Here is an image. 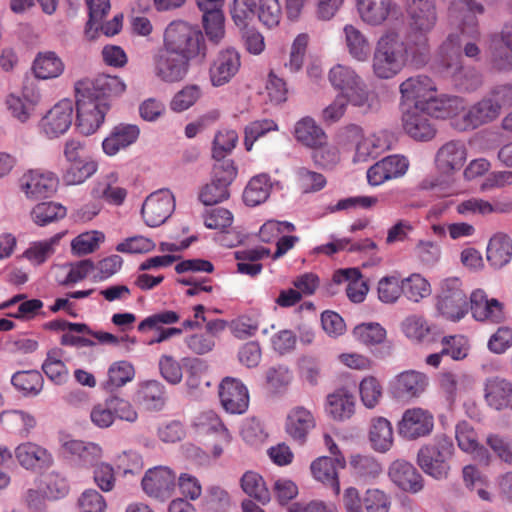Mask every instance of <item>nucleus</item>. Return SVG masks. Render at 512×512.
I'll use <instances>...</instances> for the list:
<instances>
[{
  "label": "nucleus",
  "mask_w": 512,
  "mask_h": 512,
  "mask_svg": "<svg viewBox=\"0 0 512 512\" xmlns=\"http://www.w3.org/2000/svg\"><path fill=\"white\" fill-rule=\"evenodd\" d=\"M466 7L459 24V33H451L441 45V67L443 75L459 91H475L482 85V75L475 68L464 66L459 52L462 48L466 57L478 61L481 49V31L477 15H482L485 8L476 0H460Z\"/></svg>",
  "instance_id": "obj_1"
},
{
  "label": "nucleus",
  "mask_w": 512,
  "mask_h": 512,
  "mask_svg": "<svg viewBox=\"0 0 512 512\" xmlns=\"http://www.w3.org/2000/svg\"><path fill=\"white\" fill-rule=\"evenodd\" d=\"M417 47L409 40L405 42L395 30L386 31L378 40L373 55L372 68L380 79H391L399 74L409 59L415 64L426 62L428 56H422Z\"/></svg>",
  "instance_id": "obj_2"
},
{
  "label": "nucleus",
  "mask_w": 512,
  "mask_h": 512,
  "mask_svg": "<svg viewBox=\"0 0 512 512\" xmlns=\"http://www.w3.org/2000/svg\"><path fill=\"white\" fill-rule=\"evenodd\" d=\"M163 46L186 60L202 62L207 56V46L202 31L188 22H171L163 35Z\"/></svg>",
  "instance_id": "obj_3"
},
{
  "label": "nucleus",
  "mask_w": 512,
  "mask_h": 512,
  "mask_svg": "<svg viewBox=\"0 0 512 512\" xmlns=\"http://www.w3.org/2000/svg\"><path fill=\"white\" fill-rule=\"evenodd\" d=\"M450 437L439 434L417 453V463L422 471L436 480L446 479L450 472V460L454 454Z\"/></svg>",
  "instance_id": "obj_4"
},
{
  "label": "nucleus",
  "mask_w": 512,
  "mask_h": 512,
  "mask_svg": "<svg viewBox=\"0 0 512 512\" xmlns=\"http://www.w3.org/2000/svg\"><path fill=\"white\" fill-rule=\"evenodd\" d=\"M411 32L409 41L417 47L420 56H428V33L432 31L437 21L434 0H410L408 5Z\"/></svg>",
  "instance_id": "obj_5"
},
{
  "label": "nucleus",
  "mask_w": 512,
  "mask_h": 512,
  "mask_svg": "<svg viewBox=\"0 0 512 512\" xmlns=\"http://www.w3.org/2000/svg\"><path fill=\"white\" fill-rule=\"evenodd\" d=\"M237 168L232 160H222L213 167L212 179L199 193V200L206 206L215 205L229 198V186L236 178Z\"/></svg>",
  "instance_id": "obj_6"
},
{
  "label": "nucleus",
  "mask_w": 512,
  "mask_h": 512,
  "mask_svg": "<svg viewBox=\"0 0 512 512\" xmlns=\"http://www.w3.org/2000/svg\"><path fill=\"white\" fill-rule=\"evenodd\" d=\"M436 307L443 317L451 321H459L467 314L469 303L459 278H447L442 281Z\"/></svg>",
  "instance_id": "obj_7"
},
{
  "label": "nucleus",
  "mask_w": 512,
  "mask_h": 512,
  "mask_svg": "<svg viewBox=\"0 0 512 512\" xmlns=\"http://www.w3.org/2000/svg\"><path fill=\"white\" fill-rule=\"evenodd\" d=\"M332 86L347 97L354 106H363L368 101V90L361 77L349 66L337 64L329 71Z\"/></svg>",
  "instance_id": "obj_8"
},
{
  "label": "nucleus",
  "mask_w": 512,
  "mask_h": 512,
  "mask_svg": "<svg viewBox=\"0 0 512 512\" xmlns=\"http://www.w3.org/2000/svg\"><path fill=\"white\" fill-rule=\"evenodd\" d=\"M191 62L162 46L152 57L154 76L168 84L183 81L190 70Z\"/></svg>",
  "instance_id": "obj_9"
},
{
  "label": "nucleus",
  "mask_w": 512,
  "mask_h": 512,
  "mask_svg": "<svg viewBox=\"0 0 512 512\" xmlns=\"http://www.w3.org/2000/svg\"><path fill=\"white\" fill-rule=\"evenodd\" d=\"M77 122L79 132L89 136L95 133L102 125L110 103L96 102L83 93H76Z\"/></svg>",
  "instance_id": "obj_10"
},
{
  "label": "nucleus",
  "mask_w": 512,
  "mask_h": 512,
  "mask_svg": "<svg viewBox=\"0 0 512 512\" xmlns=\"http://www.w3.org/2000/svg\"><path fill=\"white\" fill-rule=\"evenodd\" d=\"M76 93H83L96 102H107L119 97L126 90L125 83L117 76L97 75L92 80H82L76 84Z\"/></svg>",
  "instance_id": "obj_11"
},
{
  "label": "nucleus",
  "mask_w": 512,
  "mask_h": 512,
  "mask_svg": "<svg viewBox=\"0 0 512 512\" xmlns=\"http://www.w3.org/2000/svg\"><path fill=\"white\" fill-rule=\"evenodd\" d=\"M175 199L168 189H161L151 193L144 201L141 214L149 227L162 225L173 213Z\"/></svg>",
  "instance_id": "obj_12"
},
{
  "label": "nucleus",
  "mask_w": 512,
  "mask_h": 512,
  "mask_svg": "<svg viewBox=\"0 0 512 512\" xmlns=\"http://www.w3.org/2000/svg\"><path fill=\"white\" fill-rule=\"evenodd\" d=\"M58 177L43 169H30L20 178V188L27 198L38 200L51 197L57 190Z\"/></svg>",
  "instance_id": "obj_13"
},
{
  "label": "nucleus",
  "mask_w": 512,
  "mask_h": 512,
  "mask_svg": "<svg viewBox=\"0 0 512 512\" xmlns=\"http://www.w3.org/2000/svg\"><path fill=\"white\" fill-rule=\"evenodd\" d=\"M141 485L149 497L164 501L175 489L176 473L167 466L150 468L145 472Z\"/></svg>",
  "instance_id": "obj_14"
},
{
  "label": "nucleus",
  "mask_w": 512,
  "mask_h": 512,
  "mask_svg": "<svg viewBox=\"0 0 512 512\" xmlns=\"http://www.w3.org/2000/svg\"><path fill=\"white\" fill-rule=\"evenodd\" d=\"M73 103L63 99L56 103L41 119V132L49 139L58 138L65 134L73 121Z\"/></svg>",
  "instance_id": "obj_15"
},
{
  "label": "nucleus",
  "mask_w": 512,
  "mask_h": 512,
  "mask_svg": "<svg viewBox=\"0 0 512 512\" xmlns=\"http://www.w3.org/2000/svg\"><path fill=\"white\" fill-rule=\"evenodd\" d=\"M433 427L432 413L419 407L407 409L397 425L399 435L407 440L428 436Z\"/></svg>",
  "instance_id": "obj_16"
},
{
  "label": "nucleus",
  "mask_w": 512,
  "mask_h": 512,
  "mask_svg": "<svg viewBox=\"0 0 512 512\" xmlns=\"http://www.w3.org/2000/svg\"><path fill=\"white\" fill-rule=\"evenodd\" d=\"M399 91L402 103H413L412 107L426 108L437 87L429 76L418 74L404 80L399 86Z\"/></svg>",
  "instance_id": "obj_17"
},
{
  "label": "nucleus",
  "mask_w": 512,
  "mask_h": 512,
  "mask_svg": "<svg viewBox=\"0 0 512 512\" xmlns=\"http://www.w3.org/2000/svg\"><path fill=\"white\" fill-rule=\"evenodd\" d=\"M241 67L240 53L232 47L222 49L213 60L209 77L213 86L220 87L231 81Z\"/></svg>",
  "instance_id": "obj_18"
},
{
  "label": "nucleus",
  "mask_w": 512,
  "mask_h": 512,
  "mask_svg": "<svg viewBox=\"0 0 512 512\" xmlns=\"http://www.w3.org/2000/svg\"><path fill=\"white\" fill-rule=\"evenodd\" d=\"M218 393L220 402L228 413L242 414L248 409V389L239 379L225 377L219 385Z\"/></svg>",
  "instance_id": "obj_19"
},
{
  "label": "nucleus",
  "mask_w": 512,
  "mask_h": 512,
  "mask_svg": "<svg viewBox=\"0 0 512 512\" xmlns=\"http://www.w3.org/2000/svg\"><path fill=\"white\" fill-rule=\"evenodd\" d=\"M467 160V148L460 140L444 143L436 152L435 166L444 175H452L464 166Z\"/></svg>",
  "instance_id": "obj_20"
},
{
  "label": "nucleus",
  "mask_w": 512,
  "mask_h": 512,
  "mask_svg": "<svg viewBox=\"0 0 512 512\" xmlns=\"http://www.w3.org/2000/svg\"><path fill=\"white\" fill-rule=\"evenodd\" d=\"M359 18L368 26L379 27L397 13L394 0H356Z\"/></svg>",
  "instance_id": "obj_21"
},
{
  "label": "nucleus",
  "mask_w": 512,
  "mask_h": 512,
  "mask_svg": "<svg viewBox=\"0 0 512 512\" xmlns=\"http://www.w3.org/2000/svg\"><path fill=\"white\" fill-rule=\"evenodd\" d=\"M429 116L425 108H408L402 116L405 132L415 140H431L436 134V128Z\"/></svg>",
  "instance_id": "obj_22"
},
{
  "label": "nucleus",
  "mask_w": 512,
  "mask_h": 512,
  "mask_svg": "<svg viewBox=\"0 0 512 512\" xmlns=\"http://www.w3.org/2000/svg\"><path fill=\"white\" fill-rule=\"evenodd\" d=\"M90 195L94 200H101L108 205L119 207L124 204L128 191L120 185L118 174L110 172L95 181Z\"/></svg>",
  "instance_id": "obj_23"
},
{
  "label": "nucleus",
  "mask_w": 512,
  "mask_h": 512,
  "mask_svg": "<svg viewBox=\"0 0 512 512\" xmlns=\"http://www.w3.org/2000/svg\"><path fill=\"white\" fill-rule=\"evenodd\" d=\"M499 105H493L492 99L484 98L469 109L464 106L461 118L454 122V128L466 131L494 120L499 115Z\"/></svg>",
  "instance_id": "obj_24"
},
{
  "label": "nucleus",
  "mask_w": 512,
  "mask_h": 512,
  "mask_svg": "<svg viewBox=\"0 0 512 512\" xmlns=\"http://www.w3.org/2000/svg\"><path fill=\"white\" fill-rule=\"evenodd\" d=\"M391 481L402 491L416 494L424 487V479L416 467L405 460L394 461L388 471Z\"/></svg>",
  "instance_id": "obj_25"
},
{
  "label": "nucleus",
  "mask_w": 512,
  "mask_h": 512,
  "mask_svg": "<svg viewBox=\"0 0 512 512\" xmlns=\"http://www.w3.org/2000/svg\"><path fill=\"white\" fill-rule=\"evenodd\" d=\"M316 427L314 414L304 406H295L287 414L286 433L297 443L303 445L309 433Z\"/></svg>",
  "instance_id": "obj_26"
},
{
  "label": "nucleus",
  "mask_w": 512,
  "mask_h": 512,
  "mask_svg": "<svg viewBox=\"0 0 512 512\" xmlns=\"http://www.w3.org/2000/svg\"><path fill=\"white\" fill-rule=\"evenodd\" d=\"M469 307L477 321L499 323L504 319L502 303L495 298H488L482 289H476L471 293Z\"/></svg>",
  "instance_id": "obj_27"
},
{
  "label": "nucleus",
  "mask_w": 512,
  "mask_h": 512,
  "mask_svg": "<svg viewBox=\"0 0 512 512\" xmlns=\"http://www.w3.org/2000/svg\"><path fill=\"white\" fill-rule=\"evenodd\" d=\"M345 466L346 460L344 456L337 458L321 456L311 463L310 469L317 481L330 486L334 493L338 495L340 493L338 471L344 469Z\"/></svg>",
  "instance_id": "obj_28"
},
{
  "label": "nucleus",
  "mask_w": 512,
  "mask_h": 512,
  "mask_svg": "<svg viewBox=\"0 0 512 512\" xmlns=\"http://www.w3.org/2000/svg\"><path fill=\"white\" fill-rule=\"evenodd\" d=\"M15 457L27 470L49 468L54 461L52 454L46 448L33 442L18 445L15 449Z\"/></svg>",
  "instance_id": "obj_29"
},
{
  "label": "nucleus",
  "mask_w": 512,
  "mask_h": 512,
  "mask_svg": "<svg viewBox=\"0 0 512 512\" xmlns=\"http://www.w3.org/2000/svg\"><path fill=\"white\" fill-rule=\"evenodd\" d=\"M428 385V378L424 373L407 370L398 374L393 383L392 390L399 398H415L423 393Z\"/></svg>",
  "instance_id": "obj_30"
},
{
  "label": "nucleus",
  "mask_w": 512,
  "mask_h": 512,
  "mask_svg": "<svg viewBox=\"0 0 512 512\" xmlns=\"http://www.w3.org/2000/svg\"><path fill=\"white\" fill-rule=\"evenodd\" d=\"M464 103V100L458 96L433 94L425 109L431 117L451 119V125L454 127L456 119L463 115Z\"/></svg>",
  "instance_id": "obj_31"
},
{
  "label": "nucleus",
  "mask_w": 512,
  "mask_h": 512,
  "mask_svg": "<svg viewBox=\"0 0 512 512\" xmlns=\"http://www.w3.org/2000/svg\"><path fill=\"white\" fill-rule=\"evenodd\" d=\"M140 134L139 127L134 124L120 123L103 140L102 148L108 156H114L136 142Z\"/></svg>",
  "instance_id": "obj_32"
},
{
  "label": "nucleus",
  "mask_w": 512,
  "mask_h": 512,
  "mask_svg": "<svg viewBox=\"0 0 512 512\" xmlns=\"http://www.w3.org/2000/svg\"><path fill=\"white\" fill-rule=\"evenodd\" d=\"M293 134L297 142L310 149L322 147L328 140L323 128L309 116L303 117L295 123Z\"/></svg>",
  "instance_id": "obj_33"
},
{
  "label": "nucleus",
  "mask_w": 512,
  "mask_h": 512,
  "mask_svg": "<svg viewBox=\"0 0 512 512\" xmlns=\"http://www.w3.org/2000/svg\"><path fill=\"white\" fill-rule=\"evenodd\" d=\"M40 95L33 90L24 89L22 95L10 94L6 99L11 116L21 123H26L35 111Z\"/></svg>",
  "instance_id": "obj_34"
},
{
  "label": "nucleus",
  "mask_w": 512,
  "mask_h": 512,
  "mask_svg": "<svg viewBox=\"0 0 512 512\" xmlns=\"http://www.w3.org/2000/svg\"><path fill=\"white\" fill-rule=\"evenodd\" d=\"M63 447L83 467H93L103 456L101 446L94 442L70 440Z\"/></svg>",
  "instance_id": "obj_35"
},
{
  "label": "nucleus",
  "mask_w": 512,
  "mask_h": 512,
  "mask_svg": "<svg viewBox=\"0 0 512 512\" xmlns=\"http://www.w3.org/2000/svg\"><path fill=\"white\" fill-rule=\"evenodd\" d=\"M333 281L337 284L347 282L346 294L353 303H361L368 293V286L362 280L361 272L357 268L341 269L334 273Z\"/></svg>",
  "instance_id": "obj_36"
},
{
  "label": "nucleus",
  "mask_w": 512,
  "mask_h": 512,
  "mask_svg": "<svg viewBox=\"0 0 512 512\" xmlns=\"http://www.w3.org/2000/svg\"><path fill=\"white\" fill-rule=\"evenodd\" d=\"M326 411L334 420L349 419L355 411L354 395L347 388H339L327 396Z\"/></svg>",
  "instance_id": "obj_37"
},
{
  "label": "nucleus",
  "mask_w": 512,
  "mask_h": 512,
  "mask_svg": "<svg viewBox=\"0 0 512 512\" xmlns=\"http://www.w3.org/2000/svg\"><path fill=\"white\" fill-rule=\"evenodd\" d=\"M512 384L500 377L486 379L484 384V399L488 406L495 410L508 407Z\"/></svg>",
  "instance_id": "obj_38"
},
{
  "label": "nucleus",
  "mask_w": 512,
  "mask_h": 512,
  "mask_svg": "<svg viewBox=\"0 0 512 512\" xmlns=\"http://www.w3.org/2000/svg\"><path fill=\"white\" fill-rule=\"evenodd\" d=\"M512 258V241L505 234L494 235L487 246V260L495 268H502Z\"/></svg>",
  "instance_id": "obj_39"
},
{
  "label": "nucleus",
  "mask_w": 512,
  "mask_h": 512,
  "mask_svg": "<svg viewBox=\"0 0 512 512\" xmlns=\"http://www.w3.org/2000/svg\"><path fill=\"white\" fill-rule=\"evenodd\" d=\"M343 32L349 54L360 62L368 60L371 53V46L366 36L351 24L345 25Z\"/></svg>",
  "instance_id": "obj_40"
},
{
  "label": "nucleus",
  "mask_w": 512,
  "mask_h": 512,
  "mask_svg": "<svg viewBox=\"0 0 512 512\" xmlns=\"http://www.w3.org/2000/svg\"><path fill=\"white\" fill-rule=\"evenodd\" d=\"M272 183L267 174L254 176L247 184L243 192V200L246 205L254 207L264 203L271 192Z\"/></svg>",
  "instance_id": "obj_41"
},
{
  "label": "nucleus",
  "mask_w": 512,
  "mask_h": 512,
  "mask_svg": "<svg viewBox=\"0 0 512 512\" xmlns=\"http://www.w3.org/2000/svg\"><path fill=\"white\" fill-rule=\"evenodd\" d=\"M369 439L372 447L376 451H388L393 444V430L391 423L384 417L372 419Z\"/></svg>",
  "instance_id": "obj_42"
},
{
  "label": "nucleus",
  "mask_w": 512,
  "mask_h": 512,
  "mask_svg": "<svg viewBox=\"0 0 512 512\" xmlns=\"http://www.w3.org/2000/svg\"><path fill=\"white\" fill-rule=\"evenodd\" d=\"M43 376L37 370H25L14 373L11 377L13 387L24 396H36L43 388Z\"/></svg>",
  "instance_id": "obj_43"
},
{
  "label": "nucleus",
  "mask_w": 512,
  "mask_h": 512,
  "mask_svg": "<svg viewBox=\"0 0 512 512\" xmlns=\"http://www.w3.org/2000/svg\"><path fill=\"white\" fill-rule=\"evenodd\" d=\"M62 236V233H58L49 239L32 242L23 257L33 265L45 263L55 253Z\"/></svg>",
  "instance_id": "obj_44"
},
{
  "label": "nucleus",
  "mask_w": 512,
  "mask_h": 512,
  "mask_svg": "<svg viewBox=\"0 0 512 512\" xmlns=\"http://www.w3.org/2000/svg\"><path fill=\"white\" fill-rule=\"evenodd\" d=\"M388 148L386 140L380 135L371 134L365 136L356 143L353 162H367L369 159L376 158L380 153Z\"/></svg>",
  "instance_id": "obj_45"
},
{
  "label": "nucleus",
  "mask_w": 512,
  "mask_h": 512,
  "mask_svg": "<svg viewBox=\"0 0 512 512\" xmlns=\"http://www.w3.org/2000/svg\"><path fill=\"white\" fill-rule=\"evenodd\" d=\"M64 64L54 52L39 54L33 63V71L39 79H51L63 73Z\"/></svg>",
  "instance_id": "obj_46"
},
{
  "label": "nucleus",
  "mask_w": 512,
  "mask_h": 512,
  "mask_svg": "<svg viewBox=\"0 0 512 512\" xmlns=\"http://www.w3.org/2000/svg\"><path fill=\"white\" fill-rule=\"evenodd\" d=\"M135 375L134 367L127 361H117L110 365L107 379L103 382V388L113 392L126 383L133 380Z\"/></svg>",
  "instance_id": "obj_47"
},
{
  "label": "nucleus",
  "mask_w": 512,
  "mask_h": 512,
  "mask_svg": "<svg viewBox=\"0 0 512 512\" xmlns=\"http://www.w3.org/2000/svg\"><path fill=\"white\" fill-rule=\"evenodd\" d=\"M242 490L261 504H266L271 499V494L263 477L254 471H247L240 479Z\"/></svg>",
  "instance_id": "obj_48"
},
{
  "label": "nucleus",
  "mask_w": 512,
  "mask_h": 512,
  "mask_svg": "<svg viewBox=\"0 0 512 512\" xmlns=\"http://www.w3.org/2000/svg\"><path fill=\"white\" fill-rule=\"evenodd\" d=\"M199 433H217L225 444L230 443L231 435L219 416L212 410L200 413L194 422Z\"/></svg>",
  "instance_id": "obj_49"
},
{
  "label": "nucleus",
  "mask_w": 512,
  "mask_h": 512,
  "mask_svg": "<svg viewBox=\"0 0 512 512\" xmlns=\"http://www.w3.org/2000/svg\"><path fill=\"white\" fill-rule=\"evenodd\" d=\"M202 21L205 34L209 41L219 44L225 35L224 15L222 8L202 11Z\"/></svg>",
  "instance_id": "obj_50"
},
{
  "label": "nucleus",
  "mask_w": 512,
  "mask_h": 512,
  "mask_svg": "<svg viewBox=\"0 0 512 512\" xmlns=\"http://www.w3.org/2000/svg\"><path fill=\"white\" fill-rule=\"evenodd\" d=\"M69 163V167L63 174V181L67 185L82 184L97 171V163L92 160L83 159Z\"/></svg>",
  "instance_id": "obj_51"
},
{
  "label": "nucleus",
  "mask_w": 512,
  "mask_h": 512,
  "mask_svg": "<svg viewBox=\"0 0 512 512\" xmlns=\"http://www.w3.org/2000/svg\"><path fill=\"white\" fill-rule=\"evenodd\" d=\"M33 221L39 226L62 219L66 216V208L55 202H42L31 211Z\"/></svg>",
  "instance_id": "obj_52"
},
{
  "label": "nucleus",
  "mask_w": 512,
  "mask_h": 512,
  "mask_svg": "<svg viewBox=\"0 0 512 512\" xmlns=\"http://www.w3.org/2000/svg\"><path fill=\"white\" fill-rule=\"evenodd\" d=\"M256 13L259 21L268 29L277 27L283 16L279 0H258Z\"/></svg>",
  "instance_id": "obj_53"
},
{
  "label": "nucleus",
  "mask_w": 512,
  "mask_h": 512,
  "mask_svg": "<svg viewBox=\"0 0 512 512\" xmlns=\"http://www.w3.org/2000/svg\"><path fill=\"white\" fill-rule=\"evenodd\" d=\"M376 247V243L370 239H365L360 243L350 244V240L348 238H341L316 247L315 252L331 256L343 250L353 252L369 249L373 250L376 249Z\"/></svg>",
  "instance_id": "obj_54"
},
{
  "label": "nucleus",
  "mask_w": 512,
  "mask_h": 512,
  "mask_svg": "<svg viewBox=\"0 0 512 512\" xmlns=\"http://www.w3.org/2000/svg\"><path fill=\"white\" fill-rule=\"evenodd\" d=\"M492 66L498 71L512 69V38L504 31L501 33V42L493 47Z\"/></svg>",
  "instance_id": "obj_55"
},
{
  "label": "nucleus",
  "mask_w": 512,
  "mask_h": 512,
  "mask_svg": "<svg viewBox=\"0 0 512 512\" xmlns=\"http://www.w3.org/2000/svg\"><path fill=\"white\" fill-rule=\"evenodd\" d=\"M349 463L354 474L361 478H375L382 472L380 463L369 455H353Z\"/></svg>",
  "instance_id": "obj_56"
},
{
  "label": "nucleus",
  "mask_w": 512,
  "mask_h": 512,
  "mask_svg": "<svg viewBox=\"0 0 512 512\" xmlns=\"http://www.w3.org/2000/svg\"><path fill=\"white\" fill-rule=\"evenodd\" d=\"M403 294L413 302H419L431 293L429 282L420 274H412L402 281Z\"/></svg>",
  "instance_id": "obj_57"
},
{
  "label": "nucleus",
  "mask_w": 512,
  "mask_h": 512,
  "mask_svg": "<svg viewBox=\"0 0 512 512\" xmlns=\"http://www.w3.org/2000/svg\"><path fill=\"white\" fill-rule=\"evenodd\" d=\"M89 10V19L86 25V35L94 38L98 31L100 21L107 15L110 10L109 0H86Z\"/></svg>",
  "instance_id": "obj_58"
},
{
  "label": "nucleus",
  "mask_w": 512,
  "mask_h": 512,
  "mask_svg": "<svg viewBox=\"0 0 512 512\" xmlns=\"http://www.w3.org/2000/svg\"><path fill=\"white\" fill-rule=\"evenodd\" d=\"M308 41L309 38L307 34H299L294 39L290 48L289 59L284 63V67L290 73H297L302 69Z\"/></svg>",
  "instance_id": "obj_59"
},
{
  "label": "nucleus",
  "mask_w": 512,
  "mask_h": 512,
  "mask_svg": "<svg viewBox=\"0 0 512 512\" xmlns=\"http://www.w3.org/2000/svg\"><path fill=\"white\" fill-rule=\"evenodd\" d=\"M42 370L56 384L64 383L68 377L67 367L60 359L59 351L57 350L48 352L47 358L42 365Z\"/></svg>",
  "instance_id": "obj_60"
},
{
  "label": "nucleus",
  "mask_w": 512,
  "mask_h": 512,
  "mask_svg": "<svg viewBox=\"0 0 512 512\" xmlns=\"http://www.w3.org/2000/svg\"><path fill=\"white\" fill-rule=\"evenodd\" d=\"M359 393L363 405L369 409L376 407L382 398L383 389L373 376L365 377L359 384Z\"/></svg>",
  "instance_id": "obj_61"
},
{
  "label": "nucleus",
  "mask_w": 512,
  "mask_h": 512,
  "mask_svg": "<svg viewBox=\"0 0 512 512\" xmlns=\"http://www.w3.org/2000/svg\"><path fill=\"white\" fill-rule=\"evenodd\" d=\"M238 142V134L232 129H223L218 131L213 141V158L221 160L230 153Z\"/></svg>",
  "instance_id": "obj_62"
},
{
  "label": "nucleus",
  "mask_w": 512,
  "mask_h": 512,
  "mask_svg": "<svg viewBox=\"0 0 512 512\" xmlns=\"http://www.w3.org/2000/svg\"><path fill=\"white\" fill-rule=\"evenodd\" d=\"M486 444L499 460L512 465V439L500 434L491 433L486 437Z\"/></svg>",
  "instance_id": "obj_63"
},
{
  "label": "nucleus",
  "mask_w": 512,
  "mask_h": 512,
  "mask_svg": "<svg viewBox=\"0 0 512 512\" xmlns=\"http://www.w3.org/2000/svg\"><path fill=\"white\" fill-rule=\"evenodd\" d=\"M363 505L367 512H389L391 498L384 491L371 488L367 489L363 495Z\"/></svg>",
  "instance_id": "obj_64"
}]
</instances>
